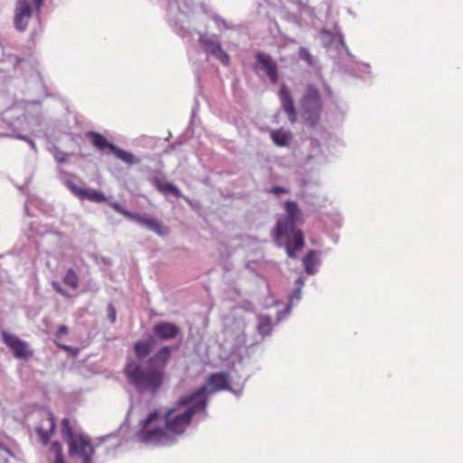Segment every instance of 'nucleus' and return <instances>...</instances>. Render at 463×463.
I'll use <instances>...</instances> for the list:
<instances>
[{"label": "nucleus", "instance_id": "nucleus-1", "mask_svg": "<svg viewBox=\"0 0 463 463\" xmlns=\"http://www.w3.org/2000/svg\"><path fill=\"white\" fill-rule=\"evenodd\" d=\"M207 388L211 392L229 388V375L226 373H212L206 384L195 392L181 396L172 406L162 410L155 409L139 421L136 438L147 444L169 445L183 436L192 423L193 417L205 411Z\"/></svg>", "mask_w": 463, "mask_h": 463}, {"label": "nucleus", "instance_id": "nucleus-2", "mask_svg": "<svg viewBox=\"0 0 463 463\" xmlns=\"http://www.w3.org/2000/svg\"><path fill=\"white\" fill-rule=\"evenodd\" d=\"M286 216L280 217L274 228V239L279 241L282 237H286L292 241L286 243V251L289 258L297 257L296 251L304 247L303 232L296 228L298 222H302V212L298 203L293 201H287L284 203Z\"/></svg>", "mask_w": 463, "mask_h": 463}, {"label": "nucleus", "instance_id": "nucleus-3", "mask_svg": "<svg viewBox=\"0 0 463 463\" xmlns=\"http://www.w3.org/2000/svg\"><path fill=\"white\" fill-rule=\"evenodd\" d=\"M124 373L129 384L139 393H156L165 381V372L162 368L141 365L137 361H129L124 369Z\"/></svg>", "mask_w": 463, "mask_h": 463}, {"label": "nucleus", "instance_id": "nucleus-4", "mask_svg": "<svg viewBox=\"0 0 463 463\" xmlns=\"http://www.w3.org/2000/svg\"><path fill=\"white\" fill-rule=\"evenodd\" d=\"M68 452L71 458H79L82 463H92L94 447L89 436L83 432L67 440Z\"/></svg>", "mask_w": 463, "mask_h": 463}, {"label": "nucleus", "instance_id": "nucleus-5", "mask_svg": "<svg viewBox=\"0 0 463 463\" xmlns=\"http://www.w3.org/2000/svg\"><path fill=\"white\" fill-rule=\"evenodd\" d=\"M110 207L117 213L122 214L129 220L135 221L137 223L146 226L149 230L157 233L158 235H165L167 233V229L163 227L162 224L155 218L144 217L137 213H130L125 210L118 203H111Z\"/></svg>", "mask_w": 463, "mask_h": 463}, {"label": "nucleus", "instance_id": "nucleus-6", "mask_svg": "<svg viewBox=\"0 0 463 463\" xmlns=\"http://www.w3.org/2000/svg\"><path fill=\"white\" fill-rule=\"evenodd\" d=\"M1 336L3 342L13 352L15 358L28 360L33 357V351L30 348L27 342L6 331H2Z\"/></svg>", "mask_w": 463, "mask_h": 463}, {"label": "nucleus", "instance_id": "nucleus-7", "mask_svg": "<svg viewBox=\"0 0 463 463\" xmlns=\"http://www.w3.org/2000/svg\"><path fill=\"white\" fill-rule=\"evenodd\" d=\"M55 430L56 423L53 413L46 410L41 411L38 414V422L35 426V431L39 436L40 441L43 445H47Z\"/></svg>", "mask_w": 463, "mask_h": 463}, {"label": "nucleus", "instance_id": "nucleus-8", "mask_svg": "<svg viewBox=\"0 0 463 463\" xmlns=\"http://www.w3.org/2000/svg\"><path fill=\"white\" fill-rule=\"evenodd\" d=\"M34 10L29 0H17L14 11V26L18 32L27 30Z\"/></svg>", "mask_w": 463, "mask_h": 463}, {"label": "nucleus", "instance_id": "nucleus-9", "mask_svg": "<svg viewBox=\"0 0 463 463\" xmlns=\"http://www.w3.org/2000/svg\"><path fill=\"white\" fill-rule=\"evenodd\" d=\"M203 51L216 57L223 64H228L230 61L229 54L222 48L220 43L211 38L201 36L199 39Z\"/></svg>", "mask_w": 463, "mask_h": 463}, {"label": "nucleus", "instance_id": "nucleus-10", "mask_svg": "<svg viewBox=\"0 0 463 463\" xmlns=\"http://www.w3.org/2000/svg\"><path fill=\"white\" fill-rule=\"evenodd\" d=\"M68 187L71 191V193L80 200L87 199L93 203H103L107 201V198L104 195V194L98 190L83 189L72 183H70L68 184Z\"/></svg>", "mask_w": 463, "mask_h": 463}, {"label": "nucleus", "instance_id": "nucleus-11", "mask_svg": "<svg viewBox=\"0 0 463 463\" xmlns=\"http://www.w3.org/2000/svg\"><path fill=\"white\" fill-rule=\"evenodd\" d=\"M322 106L321 97L318 90L309 85L307 87L306 92L300 100L301 111L315 109Z\"/></svg>", "mask_w": 463, "mask_h": 463}, {"label": "nucleus", "instance_id": "nucleus-12", "mask_svg": "<svg viewBox=\"0 0 463 463\" xmlns=\"http://www.w3.org/2000/svg\"><path fill=\"white\" fill-rule=\"evenodd\" d=\"M153 332L161 340H172L179 335L180 329L173 323L159 322L153 326Z\"/></svg>", "mask_w": 463, "mask_h": 463}, {"label": "nucleus", "instance_id": "nucleus-13", "mask_svg": "<svg viewBox=\"0 0 463 463\" xmlns=\"http://www.w3.org/2000/svg\"><path fill=\"white\" fill-rule=\"evenodd\" d=\"M279 99L281 102V106L288 115V118L291 123H294L297 120V113L294 105V101L292 99L290 91L288 90L285 84L280 87L279 90Z\"/></svg>", "mask_w": 463, "mask_h": 463}, {"label": "nucleus", "instance_id": "nucleus-14", "mask_svg": "<svg viewBox=\"0 0 463 463\" xmlns=\"http://www.w3.org/2000/svg\"><path fill=\"white\" fill-rule=\"evenodd\" d=\"M258 62L265 70L267 76L272 83H277L279 80L278 66L269 55L258 53L256 55Z\"/></svg>", "mask_w": 463, "mask_h": 463}, {"label": "nucleus", "instance_id": "nucleus-15", "mask_svg": "<svg viewBox=\"0 0 463 463\" xmlns=\"http://www.w3.org/2000/svg\"><path fill=\"white\" fill-rule=\"evenodd\" d=\"M86 137L97 150L101 152H112L115 145L110 143L103 135L90 131L86 134Z\"/></svg>", "mask_w": 463, "mask_h": 463}, {"label": "nucleus", "instance_id": "nucleus-16", "mask_svg": "<svg viewBox=\"0 0 463 463\" xmlns=\"http://www.w3.org/2000/svg\"><path fill=\"white\" fill-rule=\"evenodd\" d=\"M172 348L169 346H163L158 352L151 357L147 363L149 365L156 366V368H162L165 372V367L171 356Z\"/></svg>", "mask_w": 463, "mask_h": 463}, {"label": "nucleus", "instance_id": "nucleus-17", "mask_svg": "<svg viewBox=\"0 0 463 463\" xmlns=\"http://www.w3.org/2000/svg\"><path fill=\"white\" fill-rule=\"evenodd\" d=\"M322 106L318 107V108H315V109H307V110H304V111H301V116L305 121V123L311 127V128H315L319 120H320V116H321V112H322Z\"/></svg>", "mask_w": 463, "mask_h": 463}, {"label": "nucleus", "instance_id": "nucleus-18", "mask_svg": "<svg viewBox=\"0 0 463 463\" xmlns=\"http://www.w3.org/2000/svg\"><path fill=\"white\" fill-rule=\"evenodd\" d=\"M270 137L274 144L277 146H286L288 145L289 140L291 139V133L282 128L276 129L270 133Z\"/></svg>", "mask_w": 463, "mask_h": 463}, {"label": "nucleus", "instance_id": "nucleus-19", "mask_svg": "<svg viewBox=\"0 0 463 463\" xmlns=\"http://www.w3.org/2000/svg\"><path fill=\"white\" fill-rule=\"evenodd\" d=\"M303 264L307 273H315L316 268L319 264L317 252L316 250H310L303 259Z\"/></svg>", "mask_w": 463, "mask_h": 463}, {"label": "nucleus", "instance_id": "nucleus-20", "mask_svg": "<svg viewBox=\"0 0 463 463\" xmlns=\"http://www.w3.org/2000/svg\"><path fill=\"white\" fill-rule=\"evenodd\" d=\"M153 342L151 340L137 341L134 345V352L137 359L146 357L152 351Z\"/></svg>", "mask_w": 463, "mask_h": 463}, {"label": "nucleus", "instance_id": "nucleus-21", "mask_svg": "<svg viewBox=\"0 0 463 463\" xmlns=\"http://www.w3.org/2000/svg\"><path fill=\"white\" fill-rule=\"evenodd\" d=\"M155 185L157 188V190L160 191L161 193L172 194L175 197L182 196L180 190L172 183L156 179L155 181Z\"/></svg>", "mask_w": 463, "mask_h": 463}, {"label": "nucleus", "instance_id": "nucleus-22", "mask_svg": "<svg viewBox=\"0 0 463 463\" xmlns=\"http://www.w3.org/2000/svg\"><path fill=\"white\" fill-rule=\"evenodd\" d=\"M61 433L65 440H71L73 437L81 434L82 432H76L73 430L71 420L68 418H64L61 422Z\"/></svg>", "mask_w": 463, "mask_h": 463}, {"label": "nucleus", "instance_id": "nucleus-23", "mask_svg": "<svg viewBox=\"0 0 463 463\" xmlns=\"http://www.w3.org/2000/svg\"><path fill=\"white\" fill-rule=\"evenodd\" d=\"M111 153L114 154L117 158L122 160L123 162H125L128 165H133V164L138 162V160H137L135 158L133 154H131L130 152L125 151L121 148H118L116 146H114V148Z\"/></svg>", "mask_w": 463, "mask_h": 463}, {"label": "nucleus", "instance_id": "nucleus-24", "mask_svg": "<svg viewBox=\"0 0 463 463\" xmlns=\"http://www.w3.org/2000/svg\"><path fill=\"white\" fill-rule=\"evenodd\" d=\"M50 452L53 454L52 463H65L62 446L59 441L51 443Z\"/></svg>", "mask_w": 463, "mask_h": 463}, {"label": "nucleus", "instance_id": "nucleus-25", "mask_svg": "<svg viewBox=\"0 0 463 463\" xmlns=\"http://www.w3.org/2000/svg\"><path fill=\"white\" fill-rule=\"evenodd\" d=\"M63 283L75 289L79 287V278L72 269H69L63 278Z\"/></svg>", "mask_w": 463, "mask_h": 463}, {"label": "nucleus", "instance_id": "nucleus-26", "mask_svg": "<svg viewBox=\"0 0 463 463\" xmlns=\"http://www.w3.org/2000/svg\"><path fill=\"white\" fill-rule=\"evenodd\" d=\"M298 54L300 59L305 61L308 65H313V57L307 49L300 48Z\"/></svg>", "mask_w": 463, "mask_h": 463}, {"label": "nucleus", "instance_id": "nucleus-27", "mask_svg": "<svg viewBox=\"0 0 463 463\" xmlns=\"http://www.w3.org/2000/svg\"><path fill=\"white\" fill-rule=\"evenodd\" d=\"M108 316L111 323L116 321V309L112 304L108 306Z\"/></svg>", "mask_w": 463, "mask_h": 463}, {"label": "nucleus", "instance_id": "nucleus-28", "mask_svg": "<svg viewBox=\"0 0 463 463\" xmlns=\"http://www.w3.org/2000/svg\"><path fill=\"white\" fill-rule=\"evenodd\" d=\"M269 193L279 195L280 194H288V190L287 188L280 186H273L272 188H270Z\"/></svg>", "mask_w": 463, "mask_h": 463}, {"label": "nucleus", "instance_id": "nucleus-29", "mask_svg": "<svg viewBox=\"0 0 463 463\" xmlns=\"http://www.w3.org/2000/svg\"><path fill=\"white\" fill-rule=\"evenodd\" d=\"M68 333H69L68 327L66 326H64V325H61L57 328L56 337L57 338H61L62 335H65Z\"/></svg>", "mask_w": 463, "mask_h": 463}, {"label": "nucleus", "instance_id": "nucleus-30", "mask_svg": "<svg viewBox=\"0 0 463 463\" xmlns=\"http://www.w3.org/2000/svg\"><path fill=\"white\" fill-rule=\"evenodd\" d=\"M44 0H33V9L36 14H39L41 11V8L43 5Z\"/></svg>", "mask_w": 463, "mask_h": 463}, {"label": "nucleus", "instance_id": "nucleus-31", "mask_svg": "<svg viewBox=\"0 0 463 463\" xmlns=\"http://www.w3.org/2000/svg\"><path fill=\"white\" fill-rule=\"evenodd\" d=\"M52 286L58 293L64 295V290L61 288V287L58 283L55 282L52 284Z\"/></svg>", "mask_w": 463, "mask_h": 463}, {"label": "nucleus", "instance_id": "nucleus-32", "mask_svg": "<svg viewBox=\"0 0 463 463\" xmlns=\"http://www.w3.org/2000/svg\"><path fill=\"white\" fill-rule=\"evenodd\" d=\"M56 345H57L60 348H61V349H63V350H65V351H68V350H69V348H70L68 345H61V344H59V343H56Z\"/></svg>", "mask_w": 463, "mask_h": 463}]
</instances>
